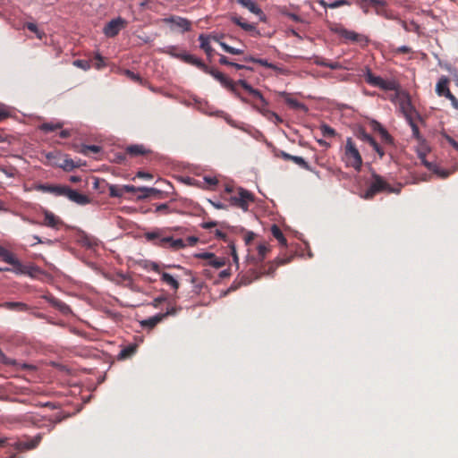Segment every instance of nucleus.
<instances>
[{"mask_svg":"<svg viewBox=\"0 0 458 458\" xmlns=\"http://www.w3.org/2000/svg\"><path fill=\"white\" fill-rule=\"evenodd\" d=\"M0 259L9 265L10 267H0V271L13 272L16 275L28 276L32 278H38L43 283L51 284L52 276L43 272L38 267L30 263H21L19 259L10 250L0 245Z\"/></svg>","mask_w":458,"mask_h":458,"instance_id":"obj_1","label":"nucleus"},{"mask_svg":"<svg viewBox=\"0 0 458 458\" xmlns=\"http://www.w3.org/2000/svg\"><path fill=\"white\" fill-rule=\"evenodd\" d=\"M165 53L178 58L182 60V62L194 65L203 71L204 72L210 74L213 76L216 80H217L225 88L230 89L233 92H234L237 96L238 92H236V89H234L232 81L228 79L227 76H225L223 72L217 71L216 69L213 67H209L200 58H198L197 56L191 55L185 51H182V53L177 52V47L175 46H169L164 50Z\"/></svg>","mask_w":458,"mask_h":458,"instance_id":"obj_2","label":"nucleus"},{"mask_svg":"<svg viewBox=\"0 0 458 458\" xmlns=\"http://www.w3.org/2000/svg\"><path fill=\"white\" fill-rule=\"evenodd\" d=\"M290 261L291 259L277 258L274 261L270 262L268 264L267 269H265L263 272H258L254 269H250L246 275H243L241 277L238 286L251 284L253 280L259 278L261 275H273L278 266L287 264Z\"/></svg>","mask_w":458,"mask_h":458,"instance_id":"obj_3","label":"nucleus"},{"mask_svg":"<svg viewBox=\"0 0 458 458\" xmlns=\"http://www.w3.org/2000/svg\"><path fill=\"white\" fill-rule=\"evenodd\" d=\"M370 170L372 182L364 193L360 195L365 199H372L377 194L386 192L388 186V182L381 175L377 174L372 168Z\"/></svg>","mask_w":458,"mask_h":458,"instance_id":"obj_4","label":"nucleus"},{"mask_svg":"<svg viewBox=\"0 0 458 458\" xmlns=\"http://www.w3.org/2000/svg\"><path fill=\"white\" fill-rule=\"evenodd\" d=\"M344 157L348 166H352L357 172L360 171L362 157L352 138H347L346 140Z\"/></svg>","mask_w":458,"mask_h":458,"instance_id":"obj_5","label":"nucleus"},{"mask_svg":"<svg viewBox=\"0 0 458 458\" xmlns=\"http://www.w3.org/2000/svg\"><path fill=\"white\" fill-rule=\"evenodd\" d=\"M328 28L332 32L338 34L340 37L346 40L352 42H369V39L366 36L359 34L353 30H349L339 23H329Z\"/></svg>","mask_w":458,"mask_h":458,"instance_id":"obj_6","label":"nucleus"},{"mask_svg":"<svg viewBox=\"0 0 458 458\" xmlns=\"http://www.w3.org/2000/svg\"><path fill=\"white\" fill-rule=\"evenodd\" d=\"M232 206L242 208L243 211H248L249 202L255 201V196L242 187L238 188V196H232L229 199Z\"/></svg>","mask_w":458,"mask_h":458,"instance_id":"obj_7","label":"nucleus"},{"mask_svg":"<svg viewBox=\"0 0 458 458\" xmlns=\"http://www.w3.org/2000/svg\"><path fill=\"white\" fill-rule=\"evenodd\" d=\"M364 76L365 81L372 86L378 87L379 89L385 90L394 89L393 82L386 81L383 78L374 75L369 68H367Z\"/></svg>","mask_w":458,"mask_h":458,"instance_id":"obj_8","label":"nucleus"},{"mask_svg":"<svg viewBox=\"0 0 458 458\" xmlns=\"http://www.w3.org/2000/svg\"><path fill=\"white\" fill-rule=\"evenodd\" d=\"M126 25V21L121 17L113 19L108 21L104 29V34L108 38H114L118 35L119 31Z\"/></svg>","mask_w":458,"mask_h":458,"instance_id":"obj_9","label":"nucleus"},{"mask_svg":"<svg viewBox=\"0 0 458 458\" xmlns=\"http://www.w3.org/2000/svg\"><path fill=\"white\" fill-rule=\"evenodd\" d=\"M66 196L71 201L78 204V205H87L91 202V199L79 191L72 190L69 186L64 185L63 195Z\"/></svg>","mask_w":458,"mask_h":458,"instance_id":"obj_10","label":"nucleus"},{"mask_svg":"<svg viewBox=\"0 0 458 458\" xmlns=\"http://www.w3.org/2000/svg\"><path fill=\"white\" fill-rule=\"evenodd\" d=\"M355 136L359 140L369 143L374 148V150L378 154V156L380 157H384L385 152H384L383 148L379 146V144L376 141V140L370 134L367 133V131H365V129L363 127H360L358 129V131L355 133Z\"/></svg>","mask_w":458,"mask_h":458,"instance_id":"obj_11","label":"nucleus"},{"mask_svg":"<svg viewBox=\"0 0 458 458\" xmlns=\"http://www.w3.org/2000/svg\"><path fill=\"white\" fill-rule=\"evenodd\" d=\"M177 312V309L174 307L167 308V310L165 313H159L153 317L148 318V319H145L141 322V325L143 327H148L149 328H153L156 327L158 323H160L165 317L170 315H174Z\"/></svg>","mask_w":458,"mask_h":458,"instance_id":"obj_12","label":"nucleus"},{"mask_svg":"<svg viewBox=\"0 0 458 458\" xmlns=\"http://www.w3.org/2000/svg\"><path fill=\"white\" fill-rule=\"evenodd\" d=\"M169 244V247L174 250H178L186 247V243L182 239H174L172 236L163 237L158 242H155V245L158 247H165Z\"/></svg>","mask_w":458,"mask_h":458,"instance_id":"obj_13","label":"nucleus"},{"mask_svg":"<svg viewBox=\"0 0 458 458\" xmlns=\"http://www.w3.org/2000/svg\"><path fill=\"white\" fill-rule=\"evenodd\" d=\"M163 21L165 23L174 24L175 26L182 28L183 32L190 31L191 30V22L183 17L170 16L168 18H165Z\"/></svg>","mask_w":458,"mask_h":458,"instance_id":"obj_14","label":"nucleus"},{"mask_svg":"<svg viewBox=\"0 0 458 458\" xmlns=\"http://www.w3.org/2000/svg\"><path fill=\"white\" fill-rule=\"evenodd\" d=\"M282 98H284V101L285 103L293 109H296V110H301L303 111L304 113H308L309 111V108L308 106L301 103V102H299L297 99L295 98H293L291 97V94L286 92V91H281L278 93Z\"/></svg>","mask_w":458,"mask_h":458,"instance_id":"obj_15","label":"nucleus"},{"mask_svg":"<svg viewBox=\"0 0 458 458\" xmlns=\"http://www.w3.org/2000/svg\"><path fill=\"white\" fill-rule=\"evenodd\" d=\"M43 214L45 216L44 223H38L33 220H30L31 224L46 225L52 228H56L59 225H63V221L56 217L52 212L44 209Z\"/></svg>","mask_w":458,"mask_h":458,"instance_id":"obj_16","label":"nucleus"},{"mask_svg":"<svg viewBox=\"0 0 458 458\" xmlns=\"http://www.w3.org/2000/svg\"><path fill=\"white\" fill-rule=\"evenodd\" d=\"M41 439V434H38L37 436L33 437L30 439L18 441L16 443V447L19 450H31L36 448L39 445Z\"/></svg>","mask_w":458,"mask_h":458,"instance_id":"obj_17","label":"nucleus"},{"mask_svg":"<svg viewBox=\"0 0 458 458\" xmlns=\"http://www.w3.org/2000/svg\"><path fill=\"white\" fill-rule=\"evenodd\" d=\"M277 156L282 157L284 160L294 162L305 170L312 171L310 165L301 157L292 156L284 151H280Z\"/></svg>","mask_w":458,"mask_h":458,"instance_id":"obj_18","label":"nucleus"},{"mask_svg":"<svg viewBox=\"0 0 458 458\" xmlns=\"http://www.w3.org/2000/svg\"><path fill=\"white\" fill-rule=\"evenodd\" d=\"M178 267L180 268V273L176 274V277L179 283H191L195 284L196 286H202V283H198L196 276H193L190 270L182 268L180 267Z\"/></svg>","mask_w":458,"mask_h":458,"instance_id":"obj_19","label":"nucleus"},{"mask_svg":"<svg viewBox=\"0 0 458 458\" xmlns=\"http://www.w3.org/2000/svg\"><path fill=\"white\" fill-rule=\"evenodd\" d=\"M64 185H59V184H38L36 186V189L38 191H43V192H49L53 193L57 196H62L64 191Z\"/></svg>","mask_w":458,"mask_h":458,"instance_id":"obj_20","label":"nucleus"},{"mask_svg":"<svg viewBox=\"0 0 458 458\" xmlns=\"http://www.w3.org/2000/svg\"><path fill=\"white\" fill-rule=\"evenodd\" d=\"M231 21L241 27L245 31H251L254 33L255 36H260L259 30L256 29V27L253 24L247 23L242 21V18L241 16L233 15L231 17Z\"/></svg>","mask_w":458,"mask_h":458,"instance_id":"obj_21","label":"nucleus"},{"mask_svg":"<svg viewBox=\"0 0 458 458\" xmlns=\"http://www.w3.org/2000/svg\"><path fill=\"white\" fill-rule=\"evenodd\" d=\"M126 153L131 157H138V156H146L152 151L148 148H146L143 145H130L126 148Z\"/></svg>","mask_w":458,"mask_h":458,"instance_id":"obj_22","label":"nucleus"},{"mask_svg":"<svg viewBox=\"0 0 458 458\" xmlns=\"http://www.w3.org/2000/svg\"><path fill=\"white\" fill-rule=\"evenodd\" d=\"M199 40L200 42L199 47L206 53L208 61L211 62L214 49L209 44V37H207L204 34H200L199 36Z\"/></svg>","mask_w":458,"mask_h":458,"instance_id":"obj_23","label":"nucleus"},{"mask_svg":"<svg viewBox=\"0 0 458 458\" xmlns=\"http://www.w3.org/2000/svg\"><path fill=\"white\" fill-rule=\"evenodd\" d=\"M425 166L431 172H433L435 174H437L438 177L442 179L447 178L455 169L453 171L442 169L437 165L432 163V162H425Z\"/></svg>","mask_w":458,"mask_h":458,"instance_id":"obj_24","label":"nucleus"},{"mask_svg":"<svg viewBox=\"0 0 458 458\" xmlns=\"http://www.w3.org/2000/svg\"><path fill=\"white\" fill-rule=\"evenodd\" d=\"M237 3L242 4L244 8H247L250 12L254 14H261L262 10L253 0H237Z\"/></svg>","mask_w":458,"mask_h":458,"instance_id":"obj_25","label":"nucleus"},{"mask_svg":"<svg viewBox=\"0 0 458 458\" xmlns=\"http://www.w3.org/2000/svg\"><path fill=\"white\" fill-rule=\"evenodd\" d=\"M449 79L445 76H442L436 86V92L438 96L442 97L445 94L448 88Z\"/></svg>","mask_w":458,"mask_h":458,"instance_id":"obj_26","label":"nucleus"},{"mask_svg":"<svg viewBox=\"0 0 458 458\" xmlns=\"http://www.w3.org/2000/svg\"><path fill=\"white\" fill-rule=\"evenodd\" d=\"M44 297L48 300L52 305L55 308H57L59 310H61L62 312L65 313L69 310V307L64 303L63 301L55 299V297H53L52 295L48 294V295H44Z\"/></svg>","mask_w":458,"mask_h":458,"instance_id":"obj_27","label":"nucleus"},{"mask_svg":"<svg viewBox=\"0 0 458 458\" xmlns=\"http://www.w3.org/2000/svg\"><path fill=\"white\" fill-rule=\"evenodd\" d=\"M228 79L232 81V83H233V85L234 89H236V92H238V95H239V96H237V95H236L234 92H233L230 89H228V88H226V89H227L228 90H230V91H231V92H232V93H233V94L237 98H239L242 102L246 103V104H249V103H250V102H249V100H248L246 98H244V97L240 93V91L238 90V89L236 88V85H240V86H242V88H243V87H245V85L247 84V81H246L245 80H243V79H240V80H238L236 82H234V81H233L230 78H228Z\"/></svg>","mask_w":458,"mask_h":458,"instance_id":"obj_28","label":"nucleus"},{"mask_svg":"<svg viewBox=\"0 0 458 458\" xmlns=\"http://www.w3.org/2000/svg\"><path fill=\"white\" fill-rule=\"evenodd\" d=\"M172 202H174V200H170L169 202H166V203L157 204L155 212L162 213L164 215H168V214L175 212V209L171 208Z\"/></svg>","mask_w":458,"mask_h":458,"instance_id":"obj_29","label":"nucleus"},{"mask_svg":"<svg viewBox=\"0 0 458 458\" xmlns=\"http://www.w3.org/2000/svg\"><path fill=\"white\" fill-rule=\"evenodd\" d=\"M271 233H272L273 236L280 242V244H282L284 246L287 245L286 238L284 237L281 229L276 225H272Z\"/></svg>","mask_w":458,"mask_h":458,"instance_id":"obj_30","label":"nucleus"},{"mask_svg":"<svg viewBox=\"0 0 458 458\" xmlns=\"http://www.w3.org/2000/svg\"><path fill=\"white\" fill-rule=\"evenodd\" d=\"M55 165L65 172H71L74 168L81 167V165H75V162L71 158H65L63 163L55 164Z\"/></svg>","mask_w":458,"mask_h":458,"instance_id":"obj_31","label":"nucleus"},{"mask_svg":"<svg viewBox=\"0 0 458 458\" xmlns=\"http://www.w3.org/2000/svg\"><path fill=\"white\" fill-rule=\"evenodd\" d=\"M93 189L98 191L100 193L105 192L106 189L109 186V183L105 179L93 177Z\"/></svg>","mask_w":458,"mask_h":458,"instance_id":"obj_32","label":"nucleus"},{"mask_svg":"<svg viewBox=\"0 0 458 458\" xmlns=\"http://www.w3.org/2000/svg\"><path fill=\"white\" fill-rule=\"evenodd\" d=\"M161 281L166 284H169L170 286H179L176 275L174 276L168 273L164 272L161 274Z\"/></svg>","mask_w":458,"mask_h":458,"instance_id":"obj_33","label":"nucleus"},{"mask_svg":"<svg viewBox=\"0 0 458 458\" xmlns=\"http://www.w3.org/2000/svg\"><path fill=\"white\" fill-rule=\"evenodd\" d=\"M63 127V123H42L40 126H39V129L47 133V132H51V131H54L57 129H61Z\"/></svg>","mask_w":458,"mask_h":458,"instance_id":"obj_34","label":"nucleus"},{"mask_svg":"<svg viewBox=\"0 0 458 458\" xmlns=\"http://www.w3.org/2000/svg\"><path fill=\"white\" fill-rule=\"evenodd\" d=\"M260 113L266 116L268 120L275 119L274 123L276 124L283 123V119L275 112L270 111L268 109H260Z\"/></svg>","mask_w":458,"mask_h":458,"instance_id":"obj_35","label":"nucleus"},{"mask_svg":"<svg viewBox=\"0 0 458 458\" xmlns=\"http://www.w3.org/2000/svg\"><path fill=\"white\" fill-rule=\"evenodd\" d=\"M3 307L13 310H26L27 305L22 302L7 301L2 304Z\"/></svg>","mask_w":458,"mask_h":458,"instance_id":"obj_36","label":"nucleus"},{"mask_svg":"<svg viewBox=\"0 0 458 458\" xmlns=\"http://www.w3.org/2000/svg\"><path fill=\"white\" fill-rule=\"evenodd\" d=\"M227 259L223 257V258H217L216 255H215V258L214 259H211L210 261H208V265H210L212 267L216 268V269H218L222 267H224L226 262H227Z\"/></svg>","mask_w":458,"mask_h":458,"instance_id":"obj_37","label":"nucleus"},{"mask_svg":"<svg viewBox=\"0 0 458 458\" xmlns=\"http://www.w3.org/2000/svg\"><path fill=\"white\" fill-rule=\"evenodd\" d=\"M406 119L408 120L411 130H412V135L418 140H423L418 125L413 122L412 117L411 115L406 114Z\"/></svg>","mask_w":458,"mask_h":458,"instance_id":"obj_38","label":"nucleus"},{"mask_svg":"<svg viewBox=\"0 0 458 458\" xmlns=\"http://www.w3.org/2000/svg\"><path fill=\"white\" fill-rule=\"evenodd\" d=\"M109 195L112 198H121L123 194V187L120 188L117 185L109 184Z\"/></svg>","mask_w":458,"mask_h":458,"instance_id":"obj_39","label":"nucleus"},{"mask_svg":"<svg viewBox=\"0 0 458 458\" xmlns=\"http://www.w3.org/2000/svg\"><path fill=\"white\" fill-rule=\"evenodd\" d=\"M12 116L10 107L0 102V122Z\"/></svg>","mask_w":458,"mask_h":458,"instance_id":"obj_40","label":"nucleus"},{"mask_svg":"<svg viewBox=\"0 0 458 458\" xmlns=\"http://www.w3.org/2000/svg\"><path fill=\"white\" fill-rule=\"evenodd\" d=\"M268 251H269V248L267 245L259 244L258 246L259 258L257 259V263L262 262Z\"/></svg>","mask_w":458,"mask_h":458,"instance_id":"obj_41","label":"nucleus"},{"mask_svg":"<svg viewBox=\"0 0 458 458\" xmlns=\"http://www.w3.org/2000/svg\"><path fill=\"white\" fill-rule=\"evenodd\" d=\"M360 4L362 8H364L367 4L374 7L385 6L386 4L384 0H360Z\"/></svg>","mask_w":458,"mask_h":458,"instance_id":"obj_42","label":"nucleus"},{"mask_svg":"<svg viewBox=\"0 0 458 458\" xmlns=\"http://www.w3.org/2000/svg\"><path fill=\"white\" fill-rule=\"evenodd\" d=\"M102 148L98 145H85L83 144L81 146V149L80 150L81 153L86 155L87 151L89 150L93 153H99L101 151Z\"/></svg>","mask_w":458,"mask_h":458,"instance_id":"obj_43","label":"nucleus"},{"mask_svg":"<svg viewBox=\"0 0 458 458\" xmlns=\"http://www.w3.org/2000/svg\"><path fill=\"white\" fill-rule=\"evenodd\" d=\"M320 130L324 137H334L336 135L335 131L326 123L320 125Z\"/></svg>","mask_w":458,"mask_h":458,"instance_id":"obj_44","label":"nucleus"},{"mask_svg":"<svg viewBox=\"0 0 458 458\" xmlns=\"http://www.w3.org/2000/svg\"><path fill=\"white\" fill-rule=\"evenodd\" d=\"M256 64L265 66L267 68L275 70V71H278L280 72H282V71H283L281 68H279L276 64H274L272 63H268L267 60H266V59L257 58Z\"/></svg>","mask_w":458,"mask_h":458,"instance_id":"obj_45","label":"nucleus"},{"mask_svg":"<svg viewBox=\"0 0 458 458\" xmlns=\"http://www.w3.org/2000/svg\"><path fill=\"white\" fill-rule=\"evenodd\" d=\"M220 46L223 47V49L232 55H242L243 54L242 49L234 48L233 47H230L229 45L225 44V42H221Z\"/></svg>","mask_w":458,"mask_h":458,"instance_id":"obj_46","label":"nucleus"},{"mask_svg":"<svg viewBox=\"0 0 458 458\" xmlns=\"http://www.w3.org/2000/svg\"><path fill=\"white\" fill-rule=\"evenodd\" d=\"M142 192H147L148 197L154 196L157 198H162V195H163V192L160 190H157L156 188L143 187Z\"/></svg>","mask_w":458,"mask_h":458,"instance_id":"obj_47","label":"nucleus"},{"mask_svg":"<svg viewBox=\"0 0 458 458\" xmlns=\"http://www.w3.org/2000/svg\"><path fill=\"white\" fill-rule=\"evenodd\" d=\"M379 135L382 139V140L387 144H394V138L389 134V132L384 128L380 132Z\"/></svg>","mask_w":458,"mask_h":458,"instance_id":"obj_48","label":"nucleus"},{"mask_svg":"<svg viewBox=\"0 0 458 458\" xmlns=\"http://www.w3.org/2000/svg\"><path fill=\"white\" fill-rule=\"evenodd\" d=\"M126 154H127L126 152L125 153H123V152L114 153V157L112 158V161L116 164H124V162L126 160Z\"/></svg>","mask_w":458,"mask_h":458,"instance_id":"obj_49","label":"nucleus"},{"mask_svg":"<svg viewBox=\"0 0 458 458\" xmlns=\"http://www.w3.org/2000/svg\"><path fill=\"white\" fill-rule=\"evenodd\" d=\"M73 64L79 68L83 69V70H88L90 67L89 61L84 60V59H77L73 62Z\"/></svg>","mask_w":458,"mask_h":458,"instance_id":"obj_50","label":"nucleus"},{"mask_svg":"<svg viewBox=\"0 0 458 458\" xmlns=\"http://www.w3.org/2000/svg\"><path fill=\"white\" fill-rule=\"evenodd\" d=\"M443 97H445L446 98H448L451 101L454 108L458 110V99L452 94L450 89L446 90L445 94Z\"/></svg>","mask_w":458,"mask_h":458,"instance_id":"obj_51","label":"nucleus"},{"mask_svg":"<svg viewBox=\"0 0 458 458\" xmlns=\"http://www.w3.org/2000/svg\"><path fill=\"white\" fill-rule=\"evenodd\" d=\"M195 258L205 259L208 262L211 260V259L215 258V254L212 252H200L194 255Z\"/></svg>","mask_w":458,"mask_h":458,"instance_id":"obj_52","label":"nucleus"},{"mask_svg":"<svg viewBox=\"0 0 458 458\" xmlns=\"http://www.w3.org/2000/svg\"><path fill=\"white\" fill-rule=\"evenodd\" d=\"M250 95L253 96L254 98H258L263 106H268V102L264 98L260 90L255 89L253 90L252 94H250Z\"/></svg>","mask_w":458,"mask_h":458,"instance_id":"obj_53","label":"nucleus"},{"mask_svg":"<svg viewBox=\"0 0 458 458\" xmlns=\"http://www.w3.org/2000/svg\"><path fill=\"white\" fill-rule=\"evenodd\" d=\"M350 2L348 0H335L332 3H329L328 8L334 9L340 7L342 5H349Z\"/></svg>","mask_w":458,"mask_h":458,"instance_id":"obj_54","label":"nucleus"},{"mask_svg":"<svg viewBox=\"0 0 458 458\" xmlns=\"http://www.w3.org/2000/svg\"><path fill=\"white\" fill-rule=\"evenodd\" d=\"M369 125L374 131H377L378 133L384 129L383 125L377 120H371Z\"/></svg>","mask_w":458,"mask_h":458,"instance_id":"obj_55","label":"nucleus"},{"mask_svg":"<svg viewBox=\"0 0 458 458\" xmlns=\"http://www.w3.org/2000/svg\"><path fill=\"white\" fill-rule=\"evenodd\" d=\"M125 74L130 78L131 79L132 81H138L140 83L142 82V79L141 77L140 76V74L138 73H134L133 72L130 71V70H126L125 71Z\"/></svg>","mask_w":458,"mask_h":458,"instance_id":"obj_56","label":"nucleus"},{"mask_svg":"<svg viewBox=\"0 0 458 458\" xmlns=\"http://www.w3.org/2000/svg\"><path fill=\"white\" fill-rule=\"evenodd\" d=\"M123 189L125 192L143 191V187H135L134 185H123Z\"/></svg>","mask_w":458,"mask_h":458,"instance_id":"obj_57","label":"nucleus"},{"mask_svg":"<svg viewBox=\"0 0 458 458\" xmlns=\"http://www.w3.org/2000/svg\"><path fill=\"white\" fill-rule=\"evenodd\" d=\"M402 109H403V112L404 114V115L406 116V114L408 115H411L410 114V112L411 111H415L411 106V104L410 103V101H408L407 103H403L402 104L401 106Z\"/></svg>","mask_w":458,"mask_h":458,"instance_id":"obj_58","label":"nucleus"},{"mask_svg":"<svg viewBox=\"0 0 458 458\" xmlns=\"http://www.w3.org/2000/svg\"><path fill=\"white\" fill-rule=\"evenodd\" d=\"M159 236L160 234L158 232H148L145 233V238L149 242L158 239Z\"/></svg>","mask_w":458,"mask_h":458,"instance_id":"obj_59","label":"nucleus"},{"mask_svg":"<svg viewBox=\"0 0 458 458\" xmlns=\"http://www.w3.org/2000/svg\"><path fill=\"white\" fill-rule=\"evenodd\" d=\"M215 235H216V238H218L220 240H223L225 242H228V244L230 245L231 242L229 241L227 235L225 233H223L222 231L216 230Z\"/></svg>","mask_w":458,"mask_h":458,"instance_id":"obj_60","label":"nucleus"},{"mask_svg":"<svg viewBox=\"0 0 458 458\" xmlns=\"http://www.w3.org/2000/svg\"><path fill=\"white\" fill-rule=\"evenodd\" d=\"M135 352L134 346H129L121 352V356L126 358Z\"/></svg>","mask_w":458,"mask_h":458,"instance_id":"obj_61","label":"nucleus"},{"mask_svg":"<svg viewBox=\"0 0 458 458\" xmlns=\"http://www.w3.org/2000/svg\"><path fill=\"white\" fill-rule=\"evenodd\" d=\"M26 27L29 30H30L31 32H34L38 35V38H41V36L39 35V31H38V26L37 24L35 23H32V22H28L26 24Z\"/></svg>","mask_w":458,"mask_h":458,"instance_id":"obj_62","label":"nucleus"},{"mask_svg":"<svg viewBox=\"0 0 458 458\" xmlns=\"http://www.w3.org/2000/svg\"><path fill=\"white\" fill-rule=\"evenodd\" d=\"M402 184H398L397 187H393L388 183L386 193H396L399 194L401 192Z\"/></svg>","mask_w":458,"mask_h":458,"instance_id":"obj_63","label":"nucleus"},{"mask_svg":"<svg viewBox=\"0 0 458 458\" xmlns=\"http://www.w3.org/2000/svg\"><path fill=\"white\" fill-rule=\"evenodd\" d=\"M95 59L97 60L95 64L96 68L100 69L105 65L104 59L99 53L96 54Z\"/></svg>","mask_w":458,"mask_h":458,"instance_id":"obj_64","label":"nucleus"}]
</instances>
